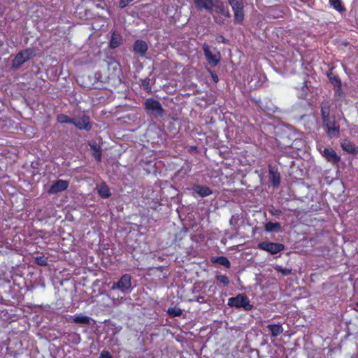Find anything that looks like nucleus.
<instances>
[{
	"label": "nucleus",
	"instance_id": "f257e3e1",
	"mask_svg": "<svg viewBox=\"0 0 358 358\" xmlns=\"http://www.w3.org/2000/svg\"><path fill=\"white\" fill-rule=\"evenodd\" d=\"M320 116L322 128L327 136L330 138H338L340 136V124L335 115L331 113V105L329 101H324L320 105Z\"/></svg>",
	"mask_w": 358,
	"mask_h": 358
},
{
	"label": "nucleus",
	"instance_id": "f03ea898",
	"mask_svg": "<svg viewBox=\"0 0 358 358\" xmlns=\"http://www.w3.org/2000/svg\"><path fill=\"white\" fill-rule=\"evenodd\" d=\"M144 108L147 113L155 117H162L165 115V110L160 102L154 98H148L144 102Z\"/></svg>",
	"mask_w": 358,
	"mask_h": 358
},
{
	"label": "nucleus",
	"instance_id": "7ed1b4c3",
	"mask_svg": "<svg viewBox=\"0 0 358 358\" xmlns=\"http://www.w3.org/2000/svg\"><path fill=\"white\" fill-rule=\"evenodd\" d=\"M228 306L236 308H243L246 311L251 310L253 308L248 297L245 294H239L234 297L229 298L228 299Z\"/></svg>",
	"mask_w": 358,
	"mask_h": 358
},
{
	"label": "nucleus",
	"instance_id": "20e7f679",
	"mask_svg": "<svg viewBox=\"0 0 358 358\" xmlns=\"http://www.w3.org/2000/svg\"><path fill=\"white\" fill-rule=\"evenodd\" d=\"M34 55L32 48H26L17 53L12 62V67L15 69H20L22 64L29 61Z\"/></svg>",
	"mask_w": 358,
	"mask_h": 358
},
{
	"label": "nucleus",
	"instance_id": "39448f33",
	"mask_svg": "<svg viewBox=\"0 0 358 358\" xmlns=\"http://www.w3.org/2000/svg\"><path fill=\"white\" fill-rule=\"evenodd\" d=\"M258 249L266 251L271 255H276L285 250V245L280 243H273L270 241H262L257 244Z\"/></svg>",
	"mask_w": 358,
	"mask_h": 358
},
{
	"label": "nucleus",
	"instance_id": "423d86ee",
	"mask_svg": "<svg viewBox=\"0 0 358 358\" xmlns=\"http://www.w3.org/2000/svg\"><path fill=\"white\" fill-rule=\"evenodd\" d=\"M203 50L205 57L211 67H215L220 63L221 58L220 52L216 51L213 53L210 46L206 43L203 45Z\"/></svg>",
	"mask_w": 358,
	"mask_h": 358
},
{
	"label": "nucleus",
	"instance_id": "0eeeda50",
	"mask_svg": "<svg viewBox=\"0 0 358 358\" xmlns=\"http://www.w3.org/2000/svg\"><path fill=\"white\" fill-rule=\"evenodd\" d=\"M131 287V277L129 274H124L121 276L120 280L112 285L111 289L113 290L119 289L123 293Z\"/></svg>",
	"mask_w": 358,
	"mask_h": 358
},
{
	"label": "nucleus",
	"instance_id": "6e6552de",
	"mask_svg": "<svg viewBox=\"0 0 358 358\" xmlns=\"http://www.w3.org/2000/svg\"><path fill=\"white\" fill-rule=\"evenodd\" d=\"M78 129L90 131L92 129V124L88 115L83 114L80 117H73V123Z\"/></svg>",
	"mask_w": 358,
	"mask_h": 358
},
{
	"label": "nucleus",
	"instance_id": "1a4fd4ad",
	"mask_svg": "<svg viewBox=\"0 0 358 358\" xmlns=\"http://www.w3.org/2000/svg\"><path fill=\"white\" fill-rule=\"evenodd\" d=\"M69 182L68 180L59 179L54 182L48 189L49 194H55L67 189Z\"/></svg>",
	"mask_w": 358,
	"mask_h": 358
},
{
	"label": "nucleus",
	"instance_id": "9d476101",
	"mask_svg": "<svg viewBox=\"0 0 358 358\" xmlns=\"http://www.w3.org/2000/svg\"><path fill=\"white\" fill-rule=\"evenodd\" d=\"M322 157L325 158L327 162L332 164H337L341 161V156L337 155L333 148H324L322 152Z\"/></svg>",
	"mask_w": 358,
	"mask_h": 358
},
{
	"label": "nucleus",
	"instance_id": "9b49d317",
	"mask_svg": "<svg viewBox=\"0 0 358 358\" xmlns=\"http://www.w3.org/2000/svg\"><path fill=\"white\" fill-rule=\"evenodd\" d=\"M213 11H215L217 14H220L226 18L231 17V13L228 7L224 5V3L220 1L216 0L215 2L213 1Z\"/></svg>",
	"mask_w": 358,
	"mask_h": 358
},
{
	"label": "nucleus",
	"instance_id": "f8f14e48",
	"mask_svg": "<svg viewBox=\"0 0 358 358\" xmlns=\"http://www.w3.org/2000/svg\"><path fill=\"white\" fill-rule=\"evenodd\" d=\"M197 10H206L210 13L213 12V0H193Z\"/></svg>",
	"mask_w": 358,
	"mask_h": 358
},
{
	"label": "nucleus",
	"instance_id": "ddd939ff",
	"mask_svg": "<svg viewBox=\"0 0 358 358\" xmlns=\"http://www.w3.org/2000/svg\"><path fill=\"white\" fill-rule=\"evenodd\" d=\"M341 146L345 152L349 154L356 155L358 152V147L349 139H343L341 143Z\"/></svg>",
	"mask_w": 358,
	"mask_h": 358
},
{
	"label": "nucleus",
	"instance_id": "4468645a",
	"mask_svg": "<svg viewBox=\"0 0 358 358\" xmlns=\"http://www.w3.org/2000/svg\"><path fill=\"white\" fill-rule=\"evenodd\" d=\"M268 174L271 182L274 187H278L280 183V174L274 167L268 166Z\"/></svg>",
	"mask_w": 358,
	"mask_h": 358
},
{
	"label": "nucleus",
	"instance_id": "2eb2a0df",
	"mask_svg": "<svg viewBox=\"0 0 358 358\" xmlns=\"http://www.w3.org/2000/svg\"><path fill=\"white\" fill-rule=\"evenodd\" d=\"M192 190L201 197H206L213 194V191L210 188L205 185H194Z\"/></svg>",
	"mask_w": 358,
	"mask_h": 358
},
{
	"label": "nucleus",
	"instance_id": "dca6fc26",
	"mask_svg": "<svg viewBox=\"0 0 358 358\" xmlns=\"http://www.w3.org/2000/svg\"><path fill=\"white\" fill-rule=\"evenodd\" d=\"M147 43L142 40H136L134 44V51L136 53L144 55L148 51Z\"/></svg>",
	"mask_w": 358,
	"mask_h": 358
},
{
	"label": "nucleus",
	"instance_id": "f3484780",
	"mask_svg": "<svg viewBox=\"0 0 358 358\" xmlns=\"http://www.w3.org/2000/svg\"><path fill=\"white\" fill-rule=\"evenodd\" d=\"M122 41V36L116 31H113L109 43V46L112 49L119 47Z\"/></svg>",
	"mask_w": 358,
	"mask_h": 358
},
{
	"label": "nucleus",
	"instance_id": "a211bd4d",
	"mask_svg": "<svg viewBox=\"0 0 358 358\" xmlns=\"http://www.w3.org/2000/svg\"><path fill=\"white\" fill-rule=\"evenodd\" d=\"M90 150L92 152V156L97 162H101L102 159V150L96 143L90 144Z\"/></svg>",
	"mask_w": 358,
	"mask_h": 358
},
{
	"label": "nucleus",
	"instance_id": "6ab92c4d",
	"mask_svg": "<svg viewBox=\"0 0 358 358\" xmlns=\"http://www.w3.org/2000/svg\"><path fill=\"white\" fill-rule=\"evenodd\" d=\"M97 192L99 195L103 199H107L111 196L110 189L105 182H101L97 187Z\"/></svg>",
	"mask_w": 358,
	"mask_h": 358
},
{
	"label": "nucleus",
	"instance_id": "aec40b11",
	"mask_svg": "<svg viewBox=\"0 0 358 358\" xmlns=\"http://www.w3.org/2000/svg\"><path fill=\"white\" fill-rule=\"evenodd\" d=\"M267 328L269 329L272 337H277L283 332V327L280 324H268Z\"/></svg>",
	"mask_w": 358,
	"mask_h": 358
},
{
	"label": "nucleus",
	"instance_id": "412c9836",
	"mask_svg": "<svg viewBox=\"0 0 358 358\" xmlns=\"http://www.w3.org/2000/svg\"><path fill=\"white\" fill-rule=\"evenodd\" d=\"M211 262L213 264H219L222 266H224L227 268H229L231 266L229 260L224 256L213 257L211 259Z\"/></svg>",
	"mask_w": 358,
	"mask_h": 358
},
{
	"label": "nucleus",
	"instance_id": "4be33fe9",
	"mask_svg": "<svg viewBox=\"0 0 358 358\" xmlns=\"http://www.w3.org/2000/svg\"><path fill=\"white\" fill-rule=\"evenodd\" d=\"M265 231L267 232H271L273 231H279L281 230V225L279 222H268L265 224Z\"/></svg>",
	"mask_w": 358,
	"mask_h": 358
},
{
	"label": "nucleus",
	"instance_id": "5701e85b",
	"mask_svg": "<svg viewBox=\"0 0 358 358\" xmlns=\"http://www.w3.org/2000/svg\"><path fill=\"white\" fill-rule=\"evenodd\" d=\"M329 4L336 10L342 13L345 10L344 5L342 3L341 0H329Z\"/></svg>",
	"mask_w": 358,
	"mask_h": 358
},
{
	"label": "nucleus",
	"instance_id": "b1692460",
	"mask_svg": "<svg viewBox=\"0 0 358 358\" xmlns=\"http://www.w3.org/2000/svg\"><path fill=\"white\" fill-rule=\"evenodd\" d=\"M73 322L76 324H89L90 318L85 315H75L73 317Z\"/></svg>",
	"mask_w": 358,
	"mask_h": 358
},
{
	"label": "nucleus",
	"instance_id": "393cba45",
	"mask_svg": "<svg viewBox=\"0 0 358 358\" xmlns=\"http://www.w3.org/2000/svg\"><path fill=\"white\" fill-rule=\"evenodd\" d=\"M229 3L232 8L233 11L243 10V3L242 0H228Z\"/></svg>",
	"mask_w": 358,
	"mask_h": 358
},
{
	"label": "nucleus",
	"instance_id": "a878e982",
	"mask_svg": "<svg viewBox=\"0 0 358 358\" xmlns=\"http://www.w3.org/2000/svg\"><path fill=\"white\" fill-rule=\"evenodd\" d=\"M68 341L73 344L77 345V344L80 343L81 341L80 335L76 332L69 334Z\"/></svg>",
	"mask_w": 358,
	"mask_h": 358
},
{
	"label": "nucleus",
	"instance_id": "bb28decb",
	"mask_svg": "<svg viewBox=\"0 0 358 358\" xmlns=\"http://www.w3.org/2000/svg\"><path fill=\"white\" fill-rule=\"evenodd\" d=\"M73 120V118H71L65 114H59L57 117V120L60 124L67 123L72 124Z\"/></svg>",
	"mask_w": 358,
	"mask_h": 358
},
{
	"label": "nucleus",
	"instance_id": "cd10ccee",
	"mask_svg": "<svg viewBox=\"0 0 358 358\" xmlns=\"http://www.w3.org/2000/svg\"><path fill=\"white\" fill-rule=\"evenodd\" d=\"M234 22L238 24L242 23L244 19L243 10H235L234 12Z\"/></svg>",
	"mask_w": 358,
	"mask_h": 358
},
{
	"label": "nucleus",
	"instance_id": "c85d7f7f",
	"mask_svg": "<svg viewBox=\"0 0 358 358\" xmlns=\"http://www.w3.org/2000/svg\"><path fill=\"white\" fill-rule=\"evenodd\" d=\"M167 313L171 317H178V316H180L182 315V311L180 308L173 307V308H169L167 310Z\"/></svg>",
	"mask_w": 358,
	"mask_h": 358
},
{
	"label": "nucleus",
	"instance_id": "c756f323",
	"mask_svg": "<svg viewBox=\"0 0 358 358\" xmlns=\"http://www.w3.org/2000/svg\"><path fill=\"white\" fill-rule=\"evenodd\" d=\"M150 82V80L149 78H145V79L141 80V85L148 93H150L152 92V87Z\"/></svg>",
	"mask_w": 358,
	"mask_h": 358
},
{
	"label": "nucleus",
	"instance_id": "7c9ffc66",
	"mask_svg": "<svg viewBox=\"0 0 358 358\" xmlns=\"http://www.w3.org/2000/svg\"><path fill=\"white\" fill-rule=\"evenodd\" d=\"M330 83L335 85L341 87V80L338 76L337 75H329L328 76Z\"/></svg>",
	"mask_w": 358,
	"mask_h": 358
},
{
	"label": "nucleus",
	"instance_id": "2f4dec72",
	"mask_svg": "<svg viewBox=\"0 0 358 358\" xmlns=\"http://www.w3.org/2000/svg\"><path fill=\"white\" fill-rule=\"evenodd\" d=\"M216 280L220 283L223 284L224 286H228L230 283L229 278L225 275L218 274L215 275Z\"/></svg>",
	"mask_w": 358,
	"mask_h": 358
},
{
	"label": "nucleus",
	"instance_id": "473e14b6",
	"mask_svg": "<svg viewBox=\"0 0 358 358\" xmlns=\"http://www.w3.org/2000/svg\"><path fill=\"white\" fill-rule=\"evenodd\" d=\"M34 262L39 266H47L48 265V258L45 256H37L34 258Z\"/></svg>",
	"mask_w": 358,
	"mask_h": 358
},
{
	"label": "nucleus",
	"instance_id": "72a5a7b5",
	"mask_svg": "<svg viewBox=\"0 0 358 358\" xmlns=\"http://www.w3.org/2000/svg\"><path fill=\"white\" fill-rule=\"evenodd\" d=\"M276 271L281 273L283 275H289L291 274L292 270L289 268H284L282 266H278L276 267Z\"/></svg>",
	"mask_w": 358,
	"mask_h": 358
},
{
	"label": "nucleus",
	"instance_id": "f704fd0d",
	"mask_svg": "<svg viewBox=\"0 0 358 358\" xmlns=\"http://www.w3.org/2000/svg\"><path fill=\"white\" fill-rule=\"evenodd\" d=\"M208 71L210 73L213 82L217 83L219 81L217 75L210 69H208Z\"/></svg>",
	"mask_w": 358,
	"mask_h": 358
},
{
	"label": "nucleus",
	"instance_id": "c9c22d12",
	"mask_svg": "<svg viewBox=\"0 0 358 358\" xmlns=\"http://www.w3.org/2000/svg\"><path fill=\"white\" fill-rule=\"evenodd\" d=\"M100 358H113V357L108 351L103 350L100 354Z\"/></svg>",
	"mask_w": 358,
	"mask_h": 358
},
{
	"label": "nucleus",
	"instance_id": "e433bc0d",
	"mask_svg": "<svg viewBox=\"0 0 358 358\" xmlns=\"http://www.w3.org/2000/svg\"><path fill=\"white\" fill-rule=\"evenodd\" d=\"M214 20L217 24L220 25L224 24L225 22L224 19H223L222 17H214Z\"/></svg>",
	"mask_w": 358,
	"mask_h": 358
},
{
	"label": "nucleus",
	"instance_id": "4c0bfd02",
	"mask_svg": "<svg viewBox=\"0 0 358 358\" xmlns=\"http://www.w3.org/2000/svg\"><path fill=\"white\" fill-rule=\"evenodd\" d=\"M271 213L273 215H280L282 214V212L280 209H273L271 210Z\"/></svg>",
	"mask_w": 358,
	"mask_h": 358
},
{
	"label": "nucleus",
	"instance_id": "58836bf2",
	"mask_svg": "<svg viewBox=\"0 0 358 358\" xmlns=\"http://www.w3.org/2000/svg\"><path fill=\"white\" fill-rule=\"evenodd\" d=\"M196 301L200 303H204L206 301L205 297L201 295L196 296Z\"/></svg>",
	"mask_w": 358,
	"mask_h": 358
},
{
	"label": "nucleus",
	"instance_id": "ea45409f",
	"mask_svg": "<svg viewBox=\"0 0 358 358\" xmlns=\"http://www.w3.org/2000/svg\"><path fill=\"white\" fill-rule=\"evenodd\" d=\"M356 306L358 307V301L356 303Z\"/></svg>",
	"mask_w": 358,
	"mask_h": 358
}]
</instances>
